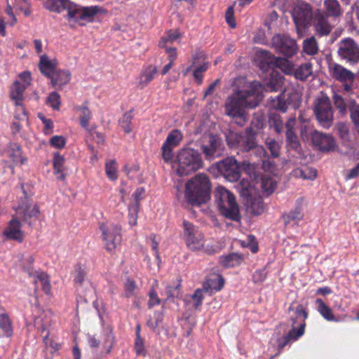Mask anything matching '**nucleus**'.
<instances>
[{"label":"nucleus","instance_id":"nucleus-8","mask_svg":"<svg viewBox=\"0 0 359 359\" xmlns=\"http://www.w3.org/2000/svg\"><path fill=\"white\" fill-rule=\"evenodd\" d=\"M24 196H22L16 208V213L18 217L29 225L39 219L40 210L36 203H33L32 198L24 190V185L22 184Z\"/></svg>","mask_w":359,"mask_h":359},{"label":"nucleus","instance_id":"nucleus-55","mask_svg":"<svg viewBox=\"0 0 359 359\" xmlns=\"http://www.w3.org/2000/svg\"><path fill=\"white\" fill-rule=\"evenodd\" d=\"M203 292L204 290H203V288L196 289L191 296V299L194 301V307L196 310L199 309L203 304L204 299Z\"/></svg>","mask_w":359,"mask_h":359},{"label":"nucleus","instance_id":"nucleus-22","mask_svg":"<svg viewBox=\"0 0 359 359\" xmlns=\"http://www.w3.org/2000/svg\"><path fill=\"white\" fill-rule=\"evenodd\" d=\"M74 110L79 112V119L81 128L88 133H90L94 128L90 126V121L93 118V114L88 107V102H85L82 105L75 106Z\"/></svg>","mask_w":359,"mask_h":359},{"label":"nucleus","instance_id":"nucleus-49","mask_svg":"<svg viewBox=\"0 0 359 359\" xmlns=\"http://www.w3.org/2000/svg\"><path fill=\"white\" fill-rule=\"evenodd\" d=\"M236 4V1H234L231 6L228 7L225 13V20L228 25L234 29L236 27V22L234 17V7Z\"/></svg>","mask_w":359,"mask_h":359},{"label":"nucleus","instance_id":"nucleus-36","mask_svg":"<svg viewBox=\"0 0 359 359\" xmlns=\"http://www.w3.org/2000/svg\"><path fill=\"white\" fill-rule=\"evenodd\" d=\"M36 274L34 280L35 284L37 285H40L43 291H44L46 294H49L51 287L48 275L43 272H36Z\"/></svg>","mask_w":359,"mask_h":359},{"label":"nucleus","instance_id":"nucleus-60","mask_svg":"<svg viewBox=\"0 0 359 359\" xmlns=\"http://www.w3.org/2000/svg\"><path fill=\"white\" fill-rule=\"evenodd\" d=\"M50 144L52 147L62 149L65 147L66 140L63 136L54 135L50 140Z\"/></svg>","mask_w":359,"mask_h":359},{"label":"nucleus","instance_id":"nucleus-2","mask_svg":"<svg viewBox=\"0 0 359 359\" xmlns=\"http://www.w3.org/2000/svg\"><path fill=\"white\" fill-rule=\"evenodd\" d=\"M211 182L205 174H197L185 187V198L191 205H201L210 199Z\"/></svg>","mask_w":359,"mask_h":359},{"label":"nucleus","instance_id":"nucleus-19","mask_svg":"<svg viewBox=\"0 0 359 359\" xmlns=\"http://www.w3.org/2000/svg\"><path fill=\"white\" fill-rule=\"evenodd\" d=\"M332 76L336 80L343 83L344 90L346 93L352 90L355 76L351 71L340 65L335 64L332 68Z\"/></svg>","mask_w":359,"mask_h":359},{"label":"nucleus","instance_id":"nucleus-61","mask_svg":"<svg viewBox=\"0 0 359 359\" xmlns=\"http://www.w3.org/2000/svg\"><path fill=\"white\" fill-rule=\"evenodd\" d=\"M267 273L265 269L256 270L252 274V280L254 283H262L266 278Z\"/></svg>","mask_w":359,"mask_h":359},{"label":"nucleus","instance_id":"nucleus-11","mask_svg":"<svg viewBox=\"0 0 359 359\" xmlns=\"http://www.w3.org/2000/svg\"><path fill=\"white\" fill-rule=\"evenodd\" d=\"M104 11V10L99 6H80L73 4L72 7L68 8V20L76 22L81 20L93 22L96 15L101 14Z\"/></svg>","mask_w":359,"mask_h":359},{"label":"nucleus","instance_id":"nucleus-18","mask_svg":"<svg viewBox=\"0 0 359 359\" xmlns=\"http://www.w3.org/2000/svg\"><path fill=\"white\" fill-rule=\"evenodd\" d=\"M311 142L315 147L324 152L334 151L337 147L332 135L316 130L311 133Z\"/></svg>","mask_w":359,"mask_h":359},{"label":"nucleus","instance_id":"nucleus-7","mask_svg":"<svg viewBox=\"0 0 359 359\" xmlns=\"http://www.w3.org/2000/svg\"><path fill=\"white\" fill-rule=\"evenodd\" d=\"M313 114L318 123L329 129L334 122V109L330 97L323 92L315 98L313 106Z\"/></svg>","mask_w":359,"mask_h":359},{"label":"nucleus","instance_id":"nucleus-4","mask_svg":"<svg viewBox=\"0 0 359 359\" xmlns=\"http://www.w3.org/2000/svg\"><path fill=\"white\" fill-rule=\"evenodd\" d=\"M215 203L221 215L231 221L240 222L241 215L236 197L225 187L219 186L214 191Z\"/></svg>","mask_w":359,"mask_h":359},{"label":"nucleus","instance_id":"nucleus-59","mask_svg":"<svg viewBox=\"0 0 359 359\" xmlns=\"http://www.w3.org/2000/svg\"><path fill=\"white\" fill-rule=\"evenodd\" d=\"M135 351L138 355H145L144 339L142 337H135L134 343Z\"/></svg>","mask_w":359,"mask_h":359},{"label":"nucleus","instance_id":"nucleus-41","mask_svg":"<svg viewBox=\"0 0 359 359\" xmlns=\"http://www.w3.org/2000/svg\"><path fill=\"white\" fill-rule=\"evenodd\" d=\"M269 123L277 133H280L283 130V121L279 114L271 113L269 118Z\"/></svg>","mask_w":359,"mask_h":359},{"label":"nucleus","instance_id":"nucleus-29","mask_svg":"<svg viewBox=\"0 0 359 359\" xmlns=\"http://www.w3.org/2000/svg\"><path fill=\"white\" fill-rule=\"evenodd\" d=\"M8 153L9 158L15 165H18V163L22 165L27 162V158H23L22 156V151L21 147L17 143H10Z\"/></svg>","mask_w":359,"mask_h":359},{"label":"nucleus","instance_id":"nucleus-14","mask_svg":"<svg viewBox=\"0 0 359 359\" xmlns=\"http://www.w3.org/2000/svg\"><path fill=\"white\" fill-rule=\"evenodd\" d=\"M271 43L276 50L285 57H291L295 55L298 46L294 39L284 34H276L273 36Z\"/></svg>","mask_w":359,"mask_h":359},{"label":"nucleus","instance_id":"nucleus-43","mask_svg":"<svg viewBox=\"0 0 359 359\" xmlns=\"http://www.w3.org/2000/svg\"><path fill=\"white\" fill-rule=\"evenodd\" d=\"M86 275L87 272L86 267L82 266L81 264H76L73 273L74 283L81 285L85 280Z\"/></svg>","mask_w":359,"mask_h":359},{"label":"nucleus","instance_id":"nucleus-5","mask_svg":"<svg viewBox=\"0 0 359 359\" xmlns=\"http://www.w3.org/2000/svg\"><path fill=\"white\" fill-rule=\"evenodd\" d=\"M256 136L251 128H248L244 133L229 132L226 135V140L231 148L245 152L255 151L257 155L264 156L266 151L263 147L257 145Z\"/></svg>","mask_w":359,"mask_h":359},{"label":"nucleus","instance_id":"nucleus-10","mask_svg":"<svg viewBox=\"0 0 359 359\" xmlns=\"http://www.w3.org/2000/svg\"><path fill=\"white\" fill-rule=\"evenodd\" d=\"M100 229L105 249L108 252L114 251L122 241L121 226L118 224L107 222L102 224Z\"/></svg>","mask_w":359,"mask_h":359},{"label":"nucleus","instance_id":"nucleus-50","mask_svg":"<svg viewBox=\"0 0 359 359\" xmlns=\"http://www.w3.org/2000/svg\"><path fill=\"white\" fill-rule=\"evenodd\" d=\"M124 296L126 298L132 297L135 295L137 284L134 280L127 278L123 285Z\"/></svg>","mask_w":359,"mask_h":359},{"label":"nucleus","instance_id":"nucleus-20","mask_svg":"<svg viewBox=\"0 0 359 359\" xmlns=\"http://www.w3.org/2000/svg\"><path fill=\"white\" fill-rule=\"evenodd\" d=\"M295 124V118H289L285 123L286 143L289 149H292L297 153H299L301 151V144L298 136L294 130Z\"/></svg>","mask_w":359,"mask_h":359},{"label":"nucleus","instance_id":"nucleus-63","mask_svg":"<svg viewBox=\"0 0 359 359\" xmlns=\"http://www.w3.org/2000/svg\"><path fill=\"white\" fill-rule=\"evenodd\" d=\"M114 338L111 332H107L105 334V338L103 342V345L106 347V353H109L114 345Z\"/></svg>","mask_w":359,"mask_h":359},{"label":"nucleus","instance_id":"nucleus-40","mask_svg":"<svg viewBox=\"0 0 359 359\" xmlns=\"http://www.w3.org/2000/svg\"><path fill=\"white\" fill-rule=\"evenodd\" d=\"M270 106L274 109L279 110L282 112H285L287 109V104L284 100L283 94H280L274 98L271 97Z\"/></svg>","mask_w":359,"mask_h":359},{"label":"nucleus","instance_id":"nucleus-24","mask_svg":"<svg viewBox=\"0 0 359 359\" xmlns=\"http://www.w3.org/2000/svg\"><path fill=\"white\" fill-rule=\"evenodd\" d=\"M4 234L9 240L22 242L24 239V234L21 230V223L17 218H13L10 221L8 226L4 231Z\"/></svg>","mask_w":359,"mask_h":359},{"label":"nucleus","instance_id":"nucleus-52","mask_svg":"<svg viewBox=\"0 0 359 359\" xmlns=\"http://www.w3.org/2000/svg\"><path fill=\"white\" fill-rule=\"evenodd\" d=\"M34 262V257L32 255H29L22 259V268L29 276H32L35 273L33 268Z\"/></svg>","mask_w":359,"mask_h":359},{"label":"nucleus","instance_id":"nucleus-34","mask_svg":"<svg viewBox=\"0 0 359 359\" xmlns=\"http://www.w3.org/2000/svg\"><path fill=\"white\" fill-rule=\"evenodd\" d=\"M277 187L276 181L269 175H263L261 177V188L266 196L272 194Z\"/></svg>","mask_w":359,"mask_h":359},{"label":"nucleus","instance_id":"nucleus-1","mask_svg":"<svg viewBox=\"0 0 359 359\" xmlns=\"http://www.w3.org/2000/svg\"><path fill=\"white\" fill-rule=\"evenodd\" d=\"M265 87L259 81H252L229 96L224 104L225 114L243 126L246 121L245 108L257 107L263 99Z\"/></svg>","mask_w":359,"mask_h":359},{"label":"nucleus","instance_id":"nucleus-30","mask_svg":"<svg viewBox=\"0 0 359 359\" xmlns=\"http://www.w3.org/2000/svg\"><path fill=\"white\" fill-rule=\"evenodd\" d=\"M53 87H61L68 83L71 79V74L69 71L58 69L50 77Z\"/></svg>","mask_w":359,"mask_h":359},{"label":"nucleus","instance_id":"nucleus-27","mask_svg":"<svg viewBox=\"0 0 359 359\" xmlns=\"http://www.w3.org/2000/svg\"><path fill=\"white\" fill-rule=\"evenodd\" d=\"M39 69L43 75L50 78L56 71V63L44 54L40 56Z\"/></svg>","mask_w":359,"mask_h":359},{"label":"nucleus","instance_id":"nucleus-56","mask_svg":"<svg viewBox=\"0 0 359 359\" xmlns=\"http://www.w3.org/2000/svg\"><path fill=\"white\" fill-rule=\"evenodd\" d=\"M47 102L53 109L59 110L61 104L60 95L56 92L50 93L47 98Z\"/></svg>","mask_w":359,"mask_h":359},{"label":"nucleus","instance_id":"nucleus-42","mask_svg":"<svg viewBox=\"0 0 359 359\" xmlns=\"http://www.w3.org/2000/svg\"><path fill=\"white\" fill-rule=\"evenodd\" d=\"M133 110H129L123 114L119 120V124L126 133H130L132 131L131 122L133 118Z\"/></svg>","mask_w":359,"mask_h":359},{"label":"nucleus","instance_id":"nucleus-45","mask_svg":"<svg viewBox=\"0 0 359 359\" xmlns=\"http://www.w3.org/2000/svg\"><path fill=\"white\" fill-rule=\"evenodd\" d=\"M106 175L110 180H116L117 175V165L115 160H111L105 163Z\"/></svg>","mask_w":359,"mask_h":359},{"label":"nucleus","instance_id":"nucleus-51","mask_svg":"<svg viewBox=\"0 0 359 359\" xmlns=\"http://www.w3.org/2000/svg\"><path fill=\"white\" fill-rule=\"evenodd\" d=\"M209 67V65L208 62H205L200 66L197 67L194 71L193 76L194 77V79L196 82L201 85L203 83V74L205 72Z\"/></svg>","mask_w":359,"mask_h":359},{"label":"nucleus","instance_id":"nucleus-44","mask_svg":"<svg viewBox=\"0 0 359 359\" xmlns=\"http://www.w3.org/2000/svg\"><path fill=\"white\" fill-rule=\"evenodd\" d=\"M283 76L279 74H276V78L269 81L266 85V89L271 92L278 91L283 84Z\"/></svg>","mask_w":359,"mask_h":359},{"label":"nucleus","instance_id":"nucleus-25","mask_svg":"<svg viewBox=\"0 0 359 359\" xmlns=\"http://www.w3.org/2000/svg\"><path fill=\"white\" fill-rule=\"evenodd\" d=\"M224 284V279L220 275L212 274L206 278L202 288L204 290V292L212 294L221 290Z\"/></svg>","mask_w":359,"mask_h":359},{"label":"nucleus","instance_id":"nucleus-32","mask_svg":"<svg viewBox=\"0 0 359 359\" xmlns=\"http://www.w3.org/2000/svg\"><path fill=\"white\" fill-rule=\"evenodd\" d=\"M316 309L327 321H337L331 308L325 304L322 299L318 298L315 301Z\"/></svg>","mask_w":359,"mask_h":359},{"label":"nucleus","instance_id":"nucleus-23","mask_svg":"<svg viewBox=\"0 0 359 359\" xmlns=\"http://www.w3.org/2000/svg\"><path fill=\"white\" fill-rule=\"evenodd\" d=\"M157 72V67L154 65H149L143 67L137 78V87L139 89L147 87L154 80Z\"/></svg>","mask_w":359,"mask_h":359},{"label":"nucleus","instance_id":"nucleus-12","mask_svg":"<svg viewBox=\"0 0 359 359\" xmlns=\"http://www.w3.org/2000/svg\"><path fill=\"white\" fill-rule=\"evenodd\" d=\"M206 160L212 161L223 156L225 147L223 140L217 135L209 134L201 146Z\"/></svg>","mask_w":359,"mask_h":359},{"label":"nucleus","instance_id":"nucleus-15","mask_svg":"<svg viewBox=\"0 0 359 359\" xmlns=\"http://www.w3.org/2000/svg\"><path fill=\"white\" fill-rule=\"evenodd\" d=\"M339 56L350 63L359 61V45L351 38H346L338 43Z\"/></svg>","mask_w":359,"mask_h":359},{"label":"nucleus","instance_id":"nucleus-3","mask_svg":"<svg viewBox=\"0 0 359 359\" xmlns=\"http://www.w3.org/2000/svg\"><path fill=\"white\" fill-rule=\"evenodd\" d=\"M261 68L264 71L272 69V75L275 73V69L278 68L287 74H294L296 79L301 81L306 80L313 73L311 62L302 64L294 69L293 64L287 59L274 55H270L266 61H262Z\"/></svg>","mask_w":359,"mask_h":359},{"label":"nucleus","instance_id":"nucleus-9","mask_svg":"<svg viewBox=\"0 0 359 359\" xmlns=\"http://www.w3.org/2000/svg\"><path fill=\"white\" fill-rule=\"evenodd\" d=\"M295 316L296 318L302 317V320L297 329L292 328L286 335H284L278 339L277 344L279 349H283L290 342L298 340L305 332V321L308 318L309 314L303 305L299 304L296 307Z\"/></svg>","mask_w":359,"mask_h":359},{"label":"nucleus","instance_id":"nucleus-39","mask_svg":"<svg viewBox=\"0 0 359 359\" xmlns=\"http://www.w3.org/2000/svg\"><path fill=\"white\" fill-rule=\"evenodd\" d=\"M265 210L266 205L261 198H255L249 208L250 212L255 216L263 214Z\"/></svg>","mask_w":359,"mask_h":359},{"label":"nucleus","instance_id":"nucleus-13","mask_svg":"<svg viewBox=\"0 0 359 359\" xmlns=\"http://www.w3.org/2000/svg\"><path fill=\"white\" fill-rule=\"evenodd\" d=\"M182 225V236L188 248L195 251L202 248L203 245V235L198 227L187 220L183 221Z\"/></svg>","mask_w":359,"mask_h":359},{"label":"nucleus","instance_id":"nucleus-38","mask_svg":"<svg viewBox=\"0 0 359 359\" xmlns=\"http://www.w3.org/2000/svg\"><path fill=\"white\" fill-rule=\"evenodd\" d=\"M324 4L330 16L337 17L341 15V6L337 0H325Z\"/></svg>","mask_w":359,"mask_h":359},{"label":"nucleus","instance_id":"nucleus-57","mask_svg":"<svg viewBox=\"0 0 359 359\" xmlns=\"http://www.w3.org/2000/svg\"><path fill=\"white\" fill-rule=\"evenodd\" d=\"M179 36L180 34L177 32L169 31L166 37H162L161 39L158 43V46L160 48H164L165 47L167 42L172 43L174 41L178 39Z\"/></svg>","mask_w":359,"mask_h":359},{"label":"nucleus","instance_id":"nucleus-26","mask_svg":"<svg viewBox=\"0 0 359 359\" xmlns=\"http://www.w3.org/2000/svg\"><path fill=\"white\" fill-rule=\"evenodd\" d=\"M27 85L22 84L19 81H15L11 86L10 96L15 101V105L21 106L24 100V92Z\"/></svg>","mask_w":359,"mask_h":359},{"label":"nucleus","instance_id":"nucleus-46","mask_svg":"<svg viewBox=\"0 0 359 359\" xmlns=\"http://www.w3.org/2000/svg\"><path fill=\"white\" fill-rule=\"evenodd\" d=\"M140 206V204H132L128 207V223L132 226L137 224Z\"/></svg>","mask_w":359,"mask_h":359},{"label":"nucleus","instance_id":"nucleus-28","mask_svg":"<svg viewBox=\"0 0 359 359\" xmlns=\"http://www.w3.org/2000/svg\"><path fill=\"white\" fill-rule=\"evenodd\" d=\"M243 261V256L239 253H230L227 255L221 256L219 262L221 266L225 268H232L240 265Z\"/></svg>","mask_w":359,"mask_h":359},{"label":"nucleus","instance_id":"nucleus-53","mask_svg":"<svg viewBox=\"0 0 359 359\" xmlns=\"http://www.w3.org/2000/svg\"><path fill=\"white\" fill-rule=\"evenodd\" d=\"M148 295V308L149 309H151L155 306L159 305L161 303V299L158 297L154 285H152V287L150 288Z\"/></svg>","mask_w":359,"mask_h":359},{"label":"nucleus","instance_id":"nucleus-58","mask_svg":"<svg viewBox=\"0 0 359 359\" xmlns=\"http://www.w3.org/2000/svg\"><path fill=\"white\" fill-rule=\"evenodd\" d=\"M173 148L174 147L167 144L163 142L161 151L162 157L165 162L171 161L173 158Z\"/></svg>","mask_w":359,"mask_h":359},{"label":"nucleus","instance_id":"nucleus-31","mask_svg":"<svg viewBox=\"0 0 359 359\" xmlns=\"http://www.w3.org/2000/svg\"><path fill=\"white\" fill-rule=\"evenodd\" d=\"M65 161L64 156L60 155L59 153L54 154L53 160V171L54 174L57 175V178L60 180H64L66 178V175L64 173Z\"/></svg>","mask_w":359,"mask_h":359},{"label":"nucleus","instance_id":"nucleus-62","mask_svg":"<svg viewBox=\"0 0 359 359\" xmlns=\"http://www.w3.org/2000/svg\"><path fill=\"white\" fill-rule=\"evenodd\" d=\"M180 284H178L177 285L173 287L170 285H168L166 287V295L167 297L165 299V301H169L170 299H173L175 297H178L180 294Z\"/></svg>","mask_w":359,"mask_h":359},{"label":"nucleus","instance_id":"nucleus-21","mask_svg":"<svg viewBox=\"0 0 359 359\" xmlns=\"http://www.w3.org/2000/svg\"><path fill=\"white\" fill-rule=\"evenodd\" d=\"M313 26L316 34L319 37L329 35L332 30V26L329 22L327 16L320 13L314 15Z\"/></svg>","mask_w":359,"mask_h":359},{"label":"nucleus","instance_id":"nucleus-37","mask_svg":"<svg viewBox=\"0 0 359 359\" xmlns=\"http://www.w3.org/2000/svg\"><path fill=\"white\" fill-rule=\"evenodd\" d=\"M183 140V134L178 129L172 130L168 135L164 143L172 146L177 147Z\"/></svg>","mask_w":359,"mask_h":359},{"label":"nucleus","instance_id":"nucleus-33","mask_svg":"<svg viewBox=\"0 0 359 359\" xmlns=\"http://www.w3.org/2000/svg\"><path fill=\"white\" fill-rule=\"evenodd\" d=\"M0 336L11 337L13 334L12 321L6 313L0 314Z\"/></svg>","mask_w":359,"mask_h":359},{"label":"nucleus","instance_id":"nucleus-47","mask_svg":"<svg viewBox=\"0 0 359 359\" xmlns=\"http://www.w3.org/2000/svg\"><path fill=\"white\" fill-rule=\"evenodd\" d=\"M43 6L51 12L61 13L65 10L57 0H42Z\"/></svg>","mask_w":359,"mask_h":359},{"label":"nucleus","instance_id":"nucleus-16","mask_svg":"<svg viewBox=\"0 0 359 359\" xmlns=\"http://www.w3.org/2000/svg\"><path fill=\"white\" fill-rule=\"evenodd\" d=\"M292 15L298 29L307 27L314 17L311 6L305 2L299 3L294 6Z\"/></svg>","mask_w":359,"mask_h":359},{"label":"nucleus","instance_id":"nucleus-6","mask_svg":"<svg viewBox=\"0 0 359 359\" xmlns=\"http://www.w3.org/2000/svg\"><path fill=\"white\" fill-rule=\"evenodd\" d=\"M177 158V173L180 176L191 175L203 165L201 154L192 148L185 147L181 149L178 151Z\"/></svg>","mask_w":359,"mask_h":359},{"label":"nucleus","instance_id":"nucleus-17","mask_svg":"<svg viewBox=\"0 0 359 359\" xmlns=\"http://www.w3.org/2000/svg\"><path fill=\"white\" fill-rule=\"evenodd\" d=\"M219 173L230 182H236L241 177V169L234 157H228L217 163Z\"/></svg>","mask_w":359,"mask_h":359},{"label":"nucleus","instance_id":"nucleus-35","mask_svg":"<svg viewBox=\"0 0 359 359\" xmlns=\"http://www.w3.org/2000/svg\"><path fill=\"white\" fill-rule=\"evenodd\" d=\"M303 52L308 55H314L318 52V45L316 38L312 36L306 38L302 43Z\"/></svg>","mask_w":359,"mask_h":359},{"label":"nucleus","instance_id":"nucleus-48","mask_svg":"<svg viewBox=\"0 0 359 359\" xmlns=\"http://www.w3.org/2000/svg\"><path fill=\"white\" fill-rule=\"evenodd\" d=\"M265 144L273 157L277 158L279 156L280 147L274 139L270 137L267 138L265 141Z\"/></svg>","mask_w":359,"mask_h":359},{"label":"nucleus","instance_id":"nucleus-54","mask_svg":"<svg viewBox=\"0 0 359 359\" xmlns=\"http://www.w3.org/2000/svg\"><path fill=\"white\" fill-rule=\"evenodd\" d=\"M303 216L298 208L290 211L287 214L283 215L285 223L289 224L290 222H299L302 219Z\"/></svg>","mask_w":359,"mask_h":359},{"label":"nucleus","instance_id":"nucleus-64","mask_svg":"<svg viewBox=\"0 0 359 359\" xmlns=\"http://www.w3.org/2000/svg\"><path fill=\"white\" fill-rule=\"evenodd\" d=\"M145 194V189L144 187H138L135 189L132 196L135 200V203L133 204H140V201L143 198V196Z\"/></svg>","mask_w":359,"mask_h":359}]
</instances>
